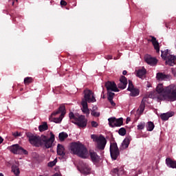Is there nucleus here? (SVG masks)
I'll return each mask as SVG.
<instances>
[{"label":"nucleus","instance_id":"obj_32","mask_svg":"<svg viewBox=\"0 0 176 176\" xmlns=\"http://www.w3.org/2000/svg\"><path fill=\"white\" fill-rule=\"evenodd\" d=\"M144 110H145V102H144V99H143L140 104L139 111L140 113H142V112H144Z\"/></svg>","mask_w":176,"mask_h":176},{"label":"nucleus","instance_id":"obj_29","mask_svg":"<svg viewBox=\"0 0 176 176\" xmlns=\"http://www.w3.org/2000/svg\"><path fill=\"white\" fill-rule=\"evenodd\" d=\"M49 127L47 126V123L43 122V124L38 126V130L42 133V131H46Z\"/></svg>","mask_w":176,"mask_h":176},{"label":"nucleus","instance_id":"obj_9","mask_svg":"<svg viewBox=\"0 0 176 176\" xmlns=\"http://www.w3.org/2000/svg\"><path fill=\"white\" fill-rule=\"evenodd\" d=\"M10 152L15 155H28V151L20 146L19 144H14L9 147Z\"/></svg>","mask_w":176,"mask_h":176},{"label":"nucleus","instance_id":"obj_30","mask_svg":"<svg viewBox=\"0 0 176 176\" xmlns=\"http://www.w3.org/2000/svg\"><path fill=\"white\" fill-rule=\"evenodd\" d=\"M12 171L14 173V175L19 176L20 175V169L18 166L13 165L12 166Z\"/></svg>","mask_w":176,"mask_h":176},{"label":"nucleus","instance_id":"obj_7","mask_svg":"<svg viewBox=\"0 0 176 176\" xmlns=\"http://www.w3.org/2000/svg\"><path fill=\"white\" fill-rule=\"evenodd\" d=\"M91 138L97 143V147L100 151L105 149L107 145V139L103 135L97 136L96 135H91Z\"/></svg>","mask_w":176,"mask_h":176},{"label":"nucleus","instance_id":"obj_27","mask_svg":"<svg viewBox=\"0 0 176 176\" xmlns=\"http://www.w3.org/2000/svg\"><path fill=\"white\" fill-rule=\"evenodd\" d=\"M129 145H130V139H129V138H126L122 143V148L126 149V148H129Z\"/></svg>","mask_w":176,"mask_h":176},{"label":"nucleus","instance_id":"obj_22","mask_svg":"<svg viewBox=\"0 0 176 176\" xmlns=\"http://www.w3.org/2000/svg\"><path fill=\"white\" fill-rule=\"evenodd\" d=\"M166 163L168 167H170V168H176V161H174L170 158H166Z\"/></svg>","mask_w":176,"mask_h":176},{"label":"nucleus","instance_id":"obj_10","mask_svg":"<svg viewBox=\"0 0 176 176\" xmlns=\"http://www.w3.org/2000/svg\"><path fill=\"white\" fill-rule=\"evenodd\" d=\"M110 155L113 160H116L118 156L120 155L119 148H118V144L116 142L111 143L110 144Z\"/></svg>","mask_w":176,"mask_h":176},{"label":"nucleus","instance_id":"obj_2","mask_svg":"<svg viewBox=\"0 0 176 176\" xmlns=\"http://www.w3.org/2000/svg\"><path fill=\"white\" fill-rule=\"evenodd\" d=\"M84 98L81 101V105L82 107V111L83 113H85L87 116L90 115V110H89V106L87 102H96V96L93 91L89 89H85L83 91Z\"/></svg>","mask_w":176,"mask_h":176},{"label":"nucleus","instance_id":"obj_24","mask_svg":"<svg viewBox=\"0 0 176 176\" xmlns=\"http://www.w3.org/2000/svg\"><path fill=\"white\" fill-rule=\"evenodd\" d=\"M129 91L131 92L129 94L131 97H137L140 96V89H138V88H133L129 90Z\"/></svg>","mask_w":176,"mask_h":176},{"label":"nucleus","instance_id":"obj_35","mask_svg":"<svg viewBox=\"0 0 176 176\" xmlns=\"http://www.w3.org/2000/svg\"><path fill=\"white\" fill-rule=\"evenodd\" d=\"M126 129L124 128H120L118 131V133L120 134V135H122V136L126 135Z\"/></svg>","mask_w":176,"mask_h":176},{"label":"nucleus","instance_id":"obj_38","mask_svg":"<svg viewBox=\"0 0 176 176\" xmlns=\"http://www.w3.org/2000/svg\"><path fill=\"white\" fill-rule=\"evenodd\" d=\"M111 174L113 176H119V169L114 168L111 170Z\"/></svg>","mask_w":176,"mask_h":176},{"label":"nucleus","instance_id":"obj_19","mask_svg":"<svg viewBox=\"0 0 176 176\" xmlns=\"http://www.w3.org/2000/svg\"><path fill=\"white\" fill-rule=\"evenodd\" d=\"M172 116H174V111H168L167 113H164L160 115V118L162 120L166 122L168 119H170V118H172Z\"/></svg>","mask_w":176,"mask_h":176},{"label":"nucleus","instance_id":"obj_39","mask_svg":"<svg viewBox=\"0 0 176 176\" xmlns=\"http://www.w3.org/2000/svg\"><path fill=\"white\" fill-rule=\"evenodd\" d=\"M133 89H135L134 85H133V82L131 80H129V86L127 88L128 91Z\"/></svg>","mask_w":176,"mask_h":176},{"label":"nucleus","instance_id":"obj_46","mask_svg":"<svg viewBox=\"0 0 176 176\" xmlns=\"http://www.w3.org/2000/svg\"><path fill=\"white\" fill-rule=\"evenodd\" d=\"M16 1V2H17V0H9V3H12V5H14V1Z\"/></svg>","mask_w":176,"mask_h":176},{"label":"nucleus","instance_id":"obj_17","mask_svg":"<svg viewBox=\"0 0 176 176\" xmlns=\"http://www.w3.org/2000/svg\"><path fill=\"white\" fill-rule=\"evenodd\" d=\"M119 89H126L127 87V78L122 76L120 78V83L118 84Z\"/></svg>","mask_w":176,"mask_h":176},{"label":"nucleus","instance_id":"obj_34","mask_svg":"<svg viewBox=\"0 0 176 176\" xmlns=\"http://www.w3.org/2000/svg\"><path fill=\"white\" fill-rule=\"evenodd\" d=\"M32 82V78L31 77H26L24 78V83L25 85H28Z\"/></svg>","mask_w":176,"mask_h":176},{"label":"nucleus","instance_id":"obj_28","mask_svg":"<svg viewBox=\"0 0 176 176\" xmlns=\"http://www.w3.org/2000/svg\"><path fill=\"white\" fill-rule=\"evenodd\" d=\"M98 107L97 106H94L92 108L91 112V115H92V116H94L95 118H98L100 117V112L97 111Z\"/></svg>","mask_w":176,"mask_h":176},{"label":"nucleus","instance_id":"obj_21","mask_svg":"<svg viewBox=\"0 0 176 176\" xmlns=\"http://www.w3.org/2000/svg\"><path fill=\"white\" fill-rule=\"evenodd\" d=\"M57 153L59 155V156H62L63 157L65 156V148H64V146L60 144H58Z\"/></svg>","mask_w":176,"mask_h":176},{"label":"nucleus","instance_id":"obj_20","mask_svg":"<svg viewBox=\"0 0 176 176\" xmlns=\"http://www.w3.org/2000/svg\"><path fill=\"white\" fill-rule=\"evenodd\" d=\"M151 42H152L155 50H156L157 53H160V47H159V42L156 40L155 36H151Z\"/></svg>","mask_w":176,"mask_h":176},{"label":"nucleus","instance_id":"obj_50","mask_svg":"<svg viewBox=\"0 0 176 176\" xmlns=\"http://www.w3.org/2000/svg\"><path fill=\"white\" fill-rule=\"evenodd\" d=\"M118 58H117V57L113 58L114 60H118Z\"/></svg>","mask_w":176,"mask_h":176},{"label":"nucleus","instance_id":"obj_51","mask_svg":"<svg viewBox=\"0 0 176 176\" xmlns=\"http://www.w3.org/2000/svg\"><path fill=\"white\" fill-rule=\"evenodd\" d=\"M0 176H4L2 173H0Z\"/></svg>","mask_w":176,"mask_h":176},{"label":"nucleus","instance_id":"obj_12","mask_svg":"<svg viewBox=\"0 0 176 176\" xmlns=\"http://www.w3.org/2000/svg\"><path fill=\"white\" fill-rule=\"evenodd\" d=\"M105 87L107 91H119V89H118V86L114 82L108 81L105 83Z\"/></svg>","mask_w":176,"mask_h":176},{"label":"nucleus","instance_id":"obj_47","mask_svg":"<svg viewBox=\"0 0 176 176\" xmlns=\"http://www.w3.org/2000/svg\"><path fill=\"white\" fill-rule=\"evenodd\" d=\"M122 75H127V71L124 70V71L122 72Z\"/></svg>","mask_w":176,"mask_h":176},{"label":"nucleus","instance_id":"obj_1","mask_svg":"<svg viewBox=\"0 0 176 176\" xmlns=\"http://www.w3.org/2000/svg\"><path fill=\"white\" fill-rule=\"evenodd\" d=\"M149 98H157L160 101L166 100L170 102L176 101V85L172 84L168 87H163V84H158L156 92H151Z\"/></svg>","mask_w":176,"mask_h":176},{"label":"nucleus","instance_id":"obj_8","mask_svg":"<svg viewBox=\"0 0 176 176\" xmlns=\"http://www.w3.org/2000/svg\"><path fill=\"white\" fill-rule=\"evenodd\" d=\"M27 137L29 140V142L31 144V145H33V146H42V136L40 137L39 135L28 133Z\"/></svg>","mask_w":176,"mask_h":176},{"label":"nucleus","instance_id":"obj_18","mask_svg":"<svg viewBox=\"0 0 176 176\" xmlns=\"http://www.w3.org/2000/svg\"><path fill=\"white\" fill-rule=\"evenodd\" d=\"M144 60L149 65H156V64H157V60L155 58H152L151 56H145Z\"/></svg>","mask_w":176,"mask_h":176},{"label":"nucleus","instance_id":"obj_14","mask_svg":"<svg viewBox=\"0 0 176 176\" xmlns=\"http://www.w3.org/2000/svg\"><path fill=\"white\" fill-rule=\"evenodd\" d=\"M165 63L166 65L174 67L176 64V55H169L166 59Z\"/></svg>","mask_w":176,"mask_h":176},{"label":"nucleus","instance_id":"obj_36","mask_svg":"<svg viewBox=\"0 0 176 176\" xmlns=\"http://www.w3.org/2000/svg\"><path fill=\"white\" fill-rule=\"evenodd\" d=\"M57 163V159L54 160L52 162H50L47 164L48 167H54L56 166V164Z\"/></svg>","mask_w":176,"mask_h":176},{"label":"nucleus","instance_id":"obj_25","mask_svg":"<svg viewBox=\"0 0 176 176\" xmlns=\"http://www.w3.org/2000/svg\"><path fill=\"white\" fill-rule=\"evenodd\" d=\"M59 140L63 142V141H65L66 138H68V133L65 132H61L58 135Z\"/></svg>","mask_w":176,"mask_h":176},{"label":"nucleus","instance_id":"obj_45","mask_svg":"<svg viewBox=\"0 0 176 176\" xmlns=\"http://www.w3.org/2000/svg\"><path fill=\"white\" fill-rule=\"evenodd\" d=\"M106 60H112V55H107L105 56Z\"/></svg>","mask_w":176,"mask_h":176},{"label":"nucleus","instance_id":"obj_49","mask_svg":"<svg viewBox=\"0 0 176 176\" xmlns=\"http://www.w3.org/2000/svg\"><path fill=\"white\" fill-rule=\"evenodd\" d=\"M53 176H61V175H60L58 173H55Z\"/></svg>","mask_w":176,"mask_h":176},{"label":"nucleus","instance_id":"obj_15","mask_svg":"<svg viewBox=\"0 0 176 176\" xmlns=\"http://www.w3.org/2000/svg\"><path fill=\"white\" fill-rule=\"evenodd\" d=\"M136 76L140 78V79H145V76L146 75V69L144 67H142L138 70H135Z\"/></svg>","mask_w":176,"mask_h":176},{"label":"nucleus","instance_id":"obj_42","mask_svg":"<svg viewBox=\"0 0 176 176\" xmlns=\"http://www.w3.org/2000/svg\"><path fill=\"white\" fill-rule=\"evenodd\" d=\"M108 100L110 102L111 107H115L116 105V103L113 102V99H108Z\"/></svg>","mask_w":176,"mask_h":176},{"label":"nucleus","instance_id":"obj_48","mask_svg":"<svg viewBox=\"0 0 176 176\" xmlns=\"http://www.w3.org/2000/svg\"><path fill=\"white\" fill-rule=\"evenodd\" d=\"M2 142H3V139L2 137H0V144H2Z\"/></svg>","mask_w":176,"mask_h":176},{"label":"nucleus","instance_id":"obj_31","mask_svg":"<svg viewBox=\"0 0 176 176\" xmlns=\"http://www.w3.org/2000/svg\"><path fill=\"white\" fill-rule=\"evenodd\" d=\"M161 57L163 58V60H166L168 57V56H170V54H168V50H165L164 51H161Z\"/></svg>","mask_w":176,"mask_h":176},{"label":"nucleus","instance_id":"obj_23","mask_svg":"<svg viewBox=\"0 0 176 176\" xmlns=\"http://www.w3.org/2000/svg\"><path fill=\"white\" fill-rule=\"evenodd\" d=\"M90 157L94 163H97V162L100 160V157L98 156V155H97V153L94 151L90 152Z\"/></svg>","mask_w":176,"mask_h":176},{"label":"nucleus","instance_id":"obj_11","mask_svg":"<svg viewBox=\"0 0 176 176\" xmlns=\"http://www.w3.org/2000/svg\"><path fill=\"white\" fill-rule=\"evenodd\" d=\"M109 126L110 127H120L123 125V118H120L116 119L115 117H112L108 119Z\"/></svg>","mask_w":176,"mask_h":176},{"label":"nucleus","instance_id":"obj_33","mask_svg":"<svg viewBox=\"0 0 176 176\" xmlns=\"http://www.w3.org/2000/svg\"><path fill=\"white\" fill-rule=\"evenodd\" d=\"M114 97L115 93H113L111 91H107V100H113Z\"/></svg>","mask_w":176,"mask_h":176},{"label":"nucleus","instance_id":"obj_44","mask_svg":"<svg viewBox=\"0 0 176 176\" xmlns=\"http://www.w3.org/2000/svg\"><path fill=\"white\" fill-rule=\"evenodd\" d=\"M12 135H14V137H20V133H19V132H14L12 133Z\"/></svg>","mask_w":176,"mask_h":176},{"label":"nucleus","instance_id":"obj_43","mask_svg":"<svg viewBox=\"0 0 176 176\" xmlns=\"http://www.w3.org/2000/svg\"><path fill=\"white\" fill-rule=\"evenodd\" d=\"M60 5H61V6H67V1H65L64 0H61Z\"/></svg>","mask_w":176,"mask_h":176},{"label":"nucleus","instance_id":"obj_26","mask_svg":"<svg viewBox=\"0 0 176 176\" xmlns=\"http://www.w3.org/2000/svg\"><path fill=\"white\" fill-rule=\"evenodd\" d=\"M146 129L147 131H153V129H155V124L153 122H148L146 125Z\"/></svg>","mask_w":176,"mask_h":176},{"label":"nucleus","instance_id":"obj_4","mask_svg":"<svg viewBox=\"0 0 176 176\" xmlns=\"http://www.w3.org/2000/svg\"><path fill=\"white\" fill-rule=\"evenodd\" d=\"M69 118L72 120V123L76 124L80 129H85L87 126V120L83 115L79 116L74 115L72 112L69 113Z\"/></svg>","mask_w":176,"mask_h":176},{"label":"nucleus","instance_id":"obj_37","mask_svg":"<svg viewBox=\"0 0 176 176\" xmlns=\"http://www.w3.org/2000/svg\"><path fill=\"white\" fill-rule=\"evenodd\" d=\"M145 129V122H140L138 125V130H144Z\"/></svg>","mask_w":176,"mask_h":176},{"label":"nucleus","instance_id":"obj_40","mask_svg":"<svg viewBox=\"0 0 176 176\" xmlns=\"http://www.w3.org/2000/svg\"><path fill=\"white\" fill-rule=\"evenodd\" d=\"M123 174H124V169L123 168L118 169V176L123 175Z\"/></svg>","mask_w":176,"mask_h":176},{"label":"nucleus","instance_id":"obj_16","mask_svg":"<svg viewBox=\"0 0 176 176\" xmlns=\"http://www.w3.org/2000/svg\"><path fill=\"white\" fill-rule=\"evenodd\" d=\"M156 78L157 80H170L171 76L170 74H164V73H157Z\"/></svg>","mask_w":176,"mask_h":176},{"label":"nucleus","instance_id":"obj_5","mask_svg":"<svg viewBox=\"0 0 176 176\" xmlns=\"http://www.w3.org/2000/svg\"><path fill=\"white\" fill-rule=\"evenodd\" d=\"M60 116L58 118H53V116H56V115L60 114ZM66 111H65V105L62 104L59 107L58 109L56 111H54L51 114V118H52V120L54 123H61V121L64 118V116H65Z\"/></svg>","mask_w":176,"mask_h":176},{"label":"nucleus","instance_id":"obj_6","mask_svg":"<svg viewBox=\"0 0 176 176\" xmlns=\"http://www.w3.org/2000/svg\"><path fill=\"white\" fill-rule=\"evenodd\" d=\"M55 136L52 132H50V138H47V136L45 135H41V146L44 145L46 149H49L53 146V144L54 142Z\"/></svg>","mask_w":176,"mask_h":176},{"label":"nucleus","instance_id":"obj_13","mask_svg":"<svg viewBox=\"0 0 176 176\" xmlns=\"http://www.w3.org/2000/svg\"><path fill=\"white\" fill-rule=\"evenodd\" d=\"M79 170L80 171V173H82V174L87 175V174H90L91 171V168H90L89 164L82 162Z\"/></svg>","mask_w":176,"mask_h":176},{"label":"nucleus","instance_id":"obj_3","mask_svg":"<svg viewBox=\"0 0 176 176\" xmlns=\"http://www.w3.org/2000/svg\"><path fill=\"white\" fill-rule=\"evenodd\" d=\"M69 149L71 153H73V155H77V156H79V157H82V159H86L87 157V148L79 142L71 143Z\"/></svg>","mask_w":176,"mask_h":176},{"label":"nucleus","instance_id":"obj_41","mask_svg":"<svg viewBox=\"0 0 176 176\" xmlns=\"http://www.w3.org/2000/svg\"><path fill=\"white\" fill-rule=\"evenodd\" d=\"M91 124L93 127H98V123L96 121H91Z\"/></svg>","mask_w":176,"mask_h":176}]
</instances>
